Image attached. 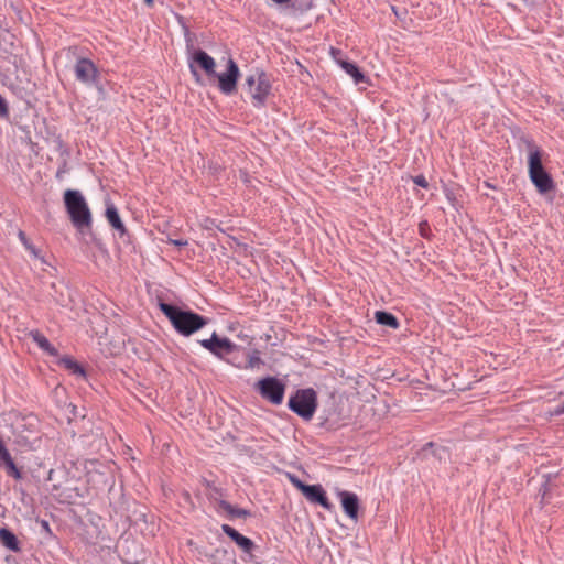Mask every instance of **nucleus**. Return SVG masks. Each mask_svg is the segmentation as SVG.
Wrapping results in <instances>:
<instances>
[{
	"label": "nucleus",
	"mask_w": 564,
	"mask_h": 564,
	"mask_svg": "<svg viewBox=\"0 0 564 564\" xmlns=\"http://www.w3.org/2000/svg\"><path fill=\"white\" fill-rule=\"evenodd\" d=\"M218 508L220 511L226 512L227 516L231 519L232 518H247V517L251 516L249 510L235 507L226 500H220L218 502Z\"/></svg>",
	"instance_id": "nucleus-17"
},
{
	"label": "nucleus",
	"mask_w": 564,
	"mask_h": 564,
	"mask_svg": "<svg viewBox=\"0 0 564 564\" xmlns=\"http://www.w3.org/2000/svg\"><path fill=\"white\" fill-rule=\"evenodd\" d=\"M376 391L375 386L367 377L358 375L355 378V400L357 399L362 404H375L377 401Z\"/></svg>",
	"instance_id": "nucleus-11"
},
{
	"label": "nucleus",
	"mask_w": 564,
	"mask_h": 564,
	"mask_svg": "<svg viewBox=\"0 0 564 564\" xmlns=\"http://www.w3.org/2000/svg\"><path fill=\"white\" fill-rule=\"evenodd\" d=\"M186 50L188 54V66L192 75L195 77V79L199 80V74L197 72L196 65L199 66L208 76H216L215 67L216 62L215 59L208 55L203 50H196L194 47V44L189 37V32L186 31Z\"/></svg>",
	"instance_id": "nucleus-4"
},
{
	"label": "nucleus",
	"mask_w": 564,
	"mask_h": 564,
	"mask_svg": "<svg viewBox=\"0 0 564 564\" xmlns=\"http://www.w3.org/2000/svg\"><path fill=\"white\" fill-rule=\"evenodd\" d=\"M170 242L177 247H184L187 245V241L183 240V239H172V240H170Z\"/></svg>",
	"instance_id": "nucleus-33"
},
{
	"label": "nucleus",
	"mask_w": 564,
	"mask_h": 564,
	"mask_svg": "<svg viewBox=\"0 0 564 564\" xmlns=\"http://www.w3.org/2000/svg\"><path fill=\"white\" fill-rule=\"evenodd\" d=\"M77 80L85 85H93L97 78V68L95 64L87 58H79L74 67Z\"/></svg>",
	"instance_id": "nucleus-12"
},
{
	"label": "nucleus",
	"mask_w": 564,
	"mask_h": 564,
	"mask_svg": "<svg viewBox=\"0 0 564 564\" xmlns=\"http://www.w3.org/2000/svg\"><path fill=\"white\" fill-rule=\"evenodd\" d=\"M160 310L169 318L176 332L183 336H191L208 324L206 317L167 303H160Z\"/></svg>",
	"instance_id": "nucleus-2"
},
{
	"label": "nucleus",
	"mask_w": 564,
	"mask_h": 564,
	"mask_svg": "<svg viewBox=\"0 0 564 564\" xmlns=\"http://www.w3.org/2000/svg\"><path fill=\"white\" fill-rule=\"evenodd\" d=\"M254 388L260 395L272 404L282 403L285 392V384L275 377H265L260 379Z\"/></svg>",
	"instance_id": "nucleus-7"
},
{
	"label": "nucleus",
	"mask_w": 564,
	"mask_h": 564,
	"mask_svg": "<svg viewBox=\"0 0 564 564\" xmlns=\"http://www.w3.org/2000/svg\"><path fill=\"white\" fill-rule=\"evenodd\" d=\"M288 478L290 480V482L296 488L299 489L302 494L305 491V488L308 486L306 484H304L303 481H301L296 476L294 475H291V474H288Z\"/></svg>",
	"instance_id": "nucleus-30"
},
{
	"label": "nucleus",
	"mask_w": 564,
	"mask_h": 564,
	"mask_svg": "<svg viewBox=\"0 0 564 564\" xmlns=\"http://www.w3.org/2000/svg\"><path fill=\"white\" fill-rule=\"evenodd\" d=\"M61 365L66 369L70 370L74 375L84 376L85 371L80 365H78L73 358L64 357L61 359Z\"/></svg>",
	"instance_id": "nucleus-23"
},
{
	"label": "nucleus",
	"mask_w": 564,
	"mask_h": 564,
	"mask_svg": "<svg viewBox=\"0 0 564 564\" xmlns=\"http://www.w3.org/2000/svg\"><path fill=\"white\" fill-rule=\"evenodd\" d=\"M0 467L3 468L6 473L14 479L19 480L22 478V474L15 466L8 449L0 454Z\"/></svg>",
	"instance_id": "nucleus-15"
},
{
	"label": "nucleus",
	"mask_w": 564,
	"mask_h": 564,
	"mask_svg": "<svg viewBox=\"0 0 564 564\" xmlns=\"http://www.w3.org/2000/svg\"><path fill=\"white\" fill-rule=\"evenodd\" d=\"M288 478L290 480V482L296 488L299 489L302 494L305 491V488L308 486L306 484H304L303 481H301L296 476L294 475H291V474H288Z\"/></svg>",
	"instance_id": "nucleus-29"
},
{
	"label": "nucleus",
	"mask_w": 564,
	"mask_h": 564,
	"mask_svg": "<svg viewBox=\"0 0 564 564\" xmlns=\"http://www.w3.org/2000/svg\"><path fill=\"white\" fill-rule=\"evenodd\" d=\"M554 415H562L564 414V401L554 408L553 412Z\"/></svg>",
	"instance_id": "nucleus-32"
},
{
	"label": "nucleus",
	"mask_w": 564,
	"mask_h": 564,
	"mask_svg": "<svg viewBox=\"0 0 564 564\" xmlns=\"http://www.w3.org/2000/svg\"><path fill=\"white\" fill-rule=\"evenodd\" d=\"M64 203L73 225L78 230L90 227L91 214L79 191L67 189L64 193Z\"/></svg>",
	"instance_id": "nucleus-3"
},
{
	"label": "nucleus",
	"mask_w": 564,
	"mask_h": 564,
	"mask_svg": "<svg viewBox=\"0 0 564 564\" xmlns=\"http://www.w3.org/2000/svg\"><path fill=\"white\" fill-rule=\"evenodd\" d=\"M334 59L346 70L347 74L352 76V63L341 58L340 50L332 48Z\"/></svg>",
	"instance_id": "nucleus-27"
},
{
	"label": "nucleus",
	"mask_w": 564,
	"mask_h": 564,
	"mask_svg": "<svg viewBox=\"0 0 564 564\" xmlns=\"http://www.w3.org/2000/svg\"><path fill=\"white\" fill-rule=\"evenodd\" d=\"M367 85H370V78L355 65V86H358L359 90H365Z\"/></svg>",
	"instance_id": "nucleus-25"
},
{
	"label": "nucleus",
	"mask_w": 564,
	"mask_h": 564,
	"mask_svg": "<svg viewBox=\"0 0 564 564\" xmlns=\"http://www.w3.org/2000/svg\"><path fill=\"white\" fill-rule=\"evenodd\" d=\"M0 542L13 552L20 550L17 536L6 528L0 529Z\"/></svg>",
	"instance_id": "nucleus-21"
},
{
	"label": "nucleus",
	"mask_w": 564,
	"mask_h": 564,
	"mask_svg": "<svg viewBox=\"0 0 564 564\" xmlns=\"http://www.w3.org/2000/svg\"><path fill=\"white\" fill-rule=\"evenodd\" d=\"M18 238L19 240L21 241V243L25 247L26 250H29V252L36 259H41V256H40V250L36 249L31 242L30 240L28 239L24 231L22 230H19L18 232Z\"/></svg>",
	"instance_id": "nucleus-24"
},
{
	"label": "nucleus",
	"mask_w": 564,
	"mask_h": 564,
	"mask_svg": "<svg viewBox=\"0 0 564 564\" xmlns=\"http://www.w3.org/2000/svg\"><path fill=\"white\" fill-rule=\"evenodd\" d=\"M52 288L55 291V294L53 295V297H54V301L56 302V304H58L63 307H67L72 302L69 289L66 285H64L63 283H61L59 285H56L53 283Z\"/></svg>",
	"instance_id": "nucleus-18"
},
{
	"label": "nucleus",
	"mask_w": 564,
	"mask_h": 564,
	"mask_svg": "<svg viewBox=\"0 0 564 564\" xmlns=\"http://www.w3.org/2000/svg\"><path fill=\"white\" fill-rule=\"evenodd\" d=\"M7 451L6 446L3 445V442L0 440V454L2 452Z\"/></svg>",
	"instance_id": "nucleus-37"
},
{
	"label": "nucleus",
	"mask_w": 564,
	"mask_h": 564,
	"mask_svg": "<svg viewBox=\"0 0 564 564\" xmlns=\"http://www.w3.org/2000/svg\"><path fill=\"white\" fill-rule=\"evenodd\" d=\"M511 134L518 148H524L528 153V175L538 193L543 195L553 192L555 189V182L544 165L549 161L550 155L535 142L531 134L521 128H513Z\"/></svg>",
	"instance_id": "nucleus-1"
},
{
	"label": "nucleus",
	"mask_w": 564,
	"mask_h": 564,
	"mask_svg": "<svg viewBox=\"0 0 564 564\" xmlns=\"http://www.w3.org/2000/svg\"><path fill=\"white\" fill-rule=\"evenodd\" d=\"M148 6H152L153 0H144Z\"/></svg>",
	"instance_id": "nucleus-38"
},
{
	"label": "nucleus",
	"mask_w": 564,
	"mask_h": 564,
	"mask_svg": "<svg viewBox=\"0 0 564 564\" xmlns=\"http://www.w3.org/2000/svg\"><path fill=\"white\" fill-rule=\"evenodd\" d=\"M199 344L216 357L223 358L224 354H229L236 349V345L228 338H219L214 332L208 339H203Z\"/></svg>",
	"instance_id": "nucleus-10"
},
{
	"label": "nucleus",
	"mask_w": 564,
	"mask_h": 564,
	"mask_svg": "<svg viewBox=\"0 0 564 564\" xmlns=\"http://www.w3.org/2000/svg\"><path fill=\"white\" fill-rule=\"evenodd\" d=\"M288 406L304 420H311L317 408V395L313 389L297 390L289 399Z\"/></svg>",
	"instance_id": "nucleus-6"
},
{
	"label": "nucleus",
	"mask_w": 564,
	"mask_h": 564,
	"mask_svg": "<svg viewBox=\"0 0 564 564\" xmlns=\"http://www.w3.org/2000/svg\"><path fill=\"white\" fill-rule=\"evenodd\" d=\"M263 365V361L260 357V351L254 349L248 355V361L246 368L249 369H259Z\"/></svg>",
	"instance_id": "nucleus-26"
},
{
	"label": "nucleus",
	"mask_w": 564,
	"mask_h": 564,
	"mask_svg": "<svg viewBox=\"0 0 564 564\" xmlns=\"http://www.w3.org/2000/svg\"><path fill=\"white\" fill-rule=\"evenodd\" d=\"M93 238V241L95 242V245L100 249L102 250V243L100 240H98L97 238L95 237H91Z\"/></svg>",
	"instance_id": "nucleus-36"
},
{
	"label": "nucleus",
	"mask_w": 564,
	"mask_h": 564,
	"mask_svg": "<svg viewBox=\"0 0 564 564\" xmlns=\"http://www.w3.org/2000/svg\"><path fill=\"white\" fill-rule=\"evenodd\" d=\"M303 495L308 501H311L313 503H318L322 507H324L325 509L330 508L328 499H327L325 491L321 485H308L305 488V491L303 492Z\"/></svg>",
	"instance_id": "nucleus-14"
},
{
	"label": "nucleus",
	"mask_w": 564,
	"mask_h": 564,
	"mask_svg": "<svg viewBox=\"0 0 564 564\" xmlns=\"http://www.w3.org/2000/svg\"><path fill=\"white\" fill-rule=\"evenodd\" d=\"M419 234H420L423 238L430 239V237H431V235H432V231H431V228H430V225H429L427 220H422V221L419 224Z\"/></svg>",
	"instance_id": "nucleus-28"
},
{
	"label": "nucleus",
	"mask_w": 564,
	"mask_h": 564,
	"mask_svg": "<svg viewBox=\"0 0 564 564\" xmlns=\"http://www.w3.org/2000/svg\"><path fill=\"white\" fill-rule=\"evenodd\" d=\"M412 181L415 185L422 187V188H429V182L426 177L423 174H419L412 177Z\"/></svg>",
	"instance_id": "nucleus-31"
},
{
	"label": "nucleus",
	"mask_w": 564,
	"mask_h": 564,
	"mask_svg": "<svg viewBox=\"0 0 564 564\" xmlns=\"http://www.w3.org/2000/svg\"><path fill=\"white\" fill-rule=\"evenodd\" d=\"M246 86L254 107H263L271 90L269 76L259 69L246 77Z\"/></svg>",
	"instance_id": "nucleus-5"
},
{
	"label": "nucleus",
	"mask_w": 564,
	"mask_h": 564,
	"mask_svg": "<svg viewBox=\"0 0 564 564\" xmlns=\"http://www.w3.org/2000/svg\"><path fill=\"white\" fill-rule=\"evenodd\" d=\"M354 501H355V521L357 520L358 518V498L357 496L355 495V498H354Z\"/></svg>",
	"instance_id": "nucleus-34"
},
{
	"label": "nucleus",
	"mask_w": 564,
	"mask_h": 564,
	"mask_svg": "<svg viewBox=\"0 0 564 564\" xmlns=\"http://www.w3.org/2000/svg\"><path fill=\"white\" fill-rule=\"evenodd\" d=\"M30 336L33 339L34 343L37 344V346L48 354L50 356H57L58 351L57 349L48 341V339L41 334L39 330H31Z\"/></svg>",
	"instance_id": "nucleus-16"
},
{
	"label": "nucleus",
	"mask_w": 564,
	"mask_h": 564,
	"mask_svg": "<svg viewBox=\"0 0 564 564\" xmlns=\"http://www.w3.org/2000/svg\"><path fill=\"white\" fill-rule=\"evenodd\" d=\"M344 511L349 518H352V494L348 491H338Z\"/></svg>",
	"instance_id": "nucleus-22"
},
{
	"label": "nucleus",
	"mask_w": 564,
	"mask_h": 564,
	"mask_svg": "<svg viewBox=\"0 0 564 564\" xmlns=\"http://www.w3.org/2000/svg\"><path fill=\"white\" fill-rule=\"evenodd\" d=\"M106 217L110 225L120 232V235H123L126 232V228L123 223L120 219V216L118 214L117 208L113 205L107 206L106 209Z\"/></svg>",
	"instance_id": "nucleus-20"
},
{
	"label": "nucleus",
	"mask_w": 564,
	"mask_h": 564,
	"mask_svg": "<svg viewBox=\"0 0 564 564\" xmlns=\"http://www.w3.org/2000/svg\"><path fill=\"white\" fill-rule=\"evenodd\" d=\"M484 186L487 187V188H490V189H496L497 187L491 184L489 181H485L484 182Z\"/></svg>",
	"instance_id": "nucleus-35"
},
{
	"label": "nucleus",
	"mask_w": 564,
	"mask_h": 564,
	"mask_svg": "<svg viewBox=\"0 0 564 564\" xmlns=\"http://www.w3.org/2000/svg\"><path fill=\"white\" fill-rule=\"evenodd\" d=\"M375 318L377 324L390 327L392 329H398L400 326L397 316L387 311H377L375 313Z\"/></svg>",
	"instance_id": "nucleus-19"
},
{
	"label": "nucleus",
	"mask_w": 564,
	"mask_h": 564,
	"mask_svg": "<svg viewBox=\"0 0 564 564\" xmlns=\"http://www.w3.org/2000/svg\"><path fill=\"white\" fill-rule=\"evenodd\" d=\"M223 532L228 535L243 552L250 553L253 547L254 543L249 538L240 534L237 530L231 528L228 524L221 525Z\"/></svg>",
	"instance_id": "nucleus-13"
},
{
	"label": "nucleus",
	"mask_w": 564,
	"mask_h": 564,
	"mask_svg": "<svg viewBox=\"0 0 564 564\" xmlns=\"http://www.w3.org/2000/svg\"><path fill=\"white\" fill-rule=\"evenodd\" d=\"M240 75L239 67L234 59L228 61L227 70L223 74H216L218 78L219 90L225 95H231L237 89V80Z\"/></svg>",
	"instance_id": "nucleus-9"
},
{
	"label": "nucleus",
	"mask_w": 564,
	"mask_h": 564,
	"mask_svg": "<svg viewBox=\"0 0 564 564\" xmlns=\"http://www.w3.org/2000/svg\"><path fill=\"white\" fill-rule=\"evenodd\" d=\"M378 426V417L375 404L359 405L358 414L355 415V430L367 429L364 433L355 434V441H360L362 436L372 434Z\"/></svg>",
	"instance_id": "nucleus-8"
}]
</instances>
